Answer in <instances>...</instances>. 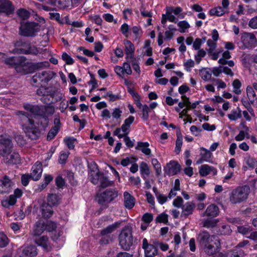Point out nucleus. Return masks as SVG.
<instances>
[{
    "instance_id": "nucleus-1",
    "label": "nucleus",
    "mask_w": 257,
    "mask_h": 257,
    "mask_svg": "<svg viewBox=\"0 0 257 257\" xmlns=\"http://www.w3.org/2000/svg\"><path fill=\"white\" fill-rule=\"evenodd\" d=\"M0 150L2 155L5 158V161L9 164H17L20 161V155L18 153L13 152L11 154L13 148L11 140L7 136H2L0 137Z\"/></svg>"
},
{
    "instance_id": "nucleus-2",
    "label": "nucleus",
    "mask_w": 257,
    "mask_h": 257,
    "mask_svg": "<svg viewBox=\"0 0 257 257\" xmlns=\"http://www.w3.org/2000/svg\"><path fill=\"white\" fill-rule=\"evenodd\" d=\"M17 114L20 116L21 125L27 136L32 140L36 139L40 135V132L31 115L22 111H18Z\"/></svg>"
},
{
    "instance_id": "nucleus-3",
    "label": "nucleus",
    "mask_w": 257,
    "mask_h": 257,
    "mask_svg": "<svg viewBox=\"0 0 257 257\" xmlns=\"http://www.w3.org/2000/svg\"><path fill=\"white\" fill-rule=\"evenodd\" d=\"M249 193L250 189L248 186L237 187L230 193L229 201L233 204L241 203L247 199Z\"/></svg>"
},
{
    "instance_id": "nucleus-4",
    "label": "nucleus",
    "mask_w": 257,
    "mask_h": 257,
    "mask_svg": "<svg viewBox=\"0 0 257 257\" xmlns=\"http://www.w3.org/2000/svg\"><path fill=\"white\" fill-rule=\"evenodd\" d=\"M182 9L180 7H167L166 14L162 16L161 23L165 25L167 21L176 23L178 19H183L185 15L182 13Z\"/></svg>"
},
{
    "instance_id": "nucleus-5",
    "label": "nucleus",
    "mask_w": 257,
    "mask_h": 257,
    "mask_svg": "<svg viewBox=\"0 0 257 257\" xmlns=\"http://www.w3.org/2000/svg\"><path fill=\"white\" fill-rule=\"evenodd\" d=\"M55 73L50 70L42 71L35 73L32 78L31 83L35 86H45L53 78Z\"/></svg>"
},
{
    "instance_id": "nucleus-6",
    "label": "nucleus",
    "mask_w": 257,
    "mask_h": 257,
    "mask_svg": "<svg viewBox=\"0 0 257 257\" xmlns=\"http://www.w3.org/2000/svg\"><path fill=\"white\" fill-rule=\"evenodd\" d=\"M40 30L39 25L35 22H22L20 27V34L22 36L32 37L36 35Z\"/></svg>"
},
{
    "instance_id": "nucleus-7",
    "label": "nucleus",
    "mask_w": 257,
    "mask_h": 257,
    "mask_svg": "<svg viewBox=\"0 0 257 257\" xmlns=\"http://www.w3.org/2000/svg\"><path fill=\"white\" fill-rule=\"evenodd\" d=\"M119 242L124 250H128L133 244L132 231L131 228L125 226L121 230L119 235Z\"/></svg>"
},
{
    "instance_id": "nucleus-8",
    "label": "nucleus",
    "mask_w": 257,
    "mask_h": 257,
    "mask_svg": "<svg viewBox=\"0 0 257 257\" xmlns=\"http://www.w3.org/2000/svg\"><path fill=\"white\" fill-rule=\"evenodd\" d=\"M121 222H115L101 231L100 234L102 237L99 241L100 244H106L113 240L114 236L111 233L119 226Z\"/></svg>"
},
{
    "instance_id": "nucleus-9",
    "label": "nucleus",
    "mask_w": 257,
    "mask_h": 257,
    "mask_svg": "<svg viewBox=\"0 0 257 257\" xmlns=\"http://www.w3.org/2000/svg\"><path fill=\"white\" fill-rule=\"evenodd\" d=\"M117 192L115 189H107L102 193L98 194L96 199L99 204L105 205L117 197Z\"/></svg>"
},
{
    "instance_id": "nucleus-10",
    "label": "nucleus",
    "mask_w": 257,
    "mask_h": 257,
    "mask_svg": "<svg viewBox=\"0 0 257 257\" xmlns=\"http://www.w3.org/2000/svg\"><path fill=\"white\" fill-rule=\"evenodd\" d=\"M241 40L244 47L246 48L254 47L257 43L254 35L249 33H243Z\"/></svg>"
},
{
    "instance_id": "nucleus-11",
    "label": "nucleus",
    "mask_w": 257,
    "mask_h": 257,
    "mask_svg": "<svg viewBox=\"0 0 257 257\" xmlns=\"http://www.w3.org/2000/svg\"><path fill=\"white\" fill-rule=\"evenodd\" d=\"M45 226L47 231L52 233L51 238L53 240H57L61 235V231L56 229L57 226L55 222L47 220L45 222Z\"/></svg>"
},
{
    "instance_id": "nucleus-12",
    "label": "nucleus",
    "mask_w": 257,
    "mask_h": 257,
    "mask_svg": "<svg viewBox=\"0 0 257 257\" xmlns=\"http://www.w3.org/2000/svg\"><path fill=\"white\" fill-rule=\"evenodd\" d=\"M217 239L218 238L217 236L210 235L207 232L205 231L200 233L197 238L199 244L202 247L213 242L214 240H217Z\"/></svg>"
},
{
    "instance_id": "nucleus-13",
    "label": "nucleus",
    "mask_w": 257,
    "mask_h": 257,
    "mask_svg": "<svg viewBox=\"0 0 257 257\" xmlns=\"http://www.w3.org/2000/svg\"><path fill=\"white\" fill-rule=\"evenodd\" d=\"M142 248L144 249L146 257H153L158 253L157 246L154 243L153 244L149 243L146 238L143 239Z\"/></svg>"
},
{
    "instance_id": "nucleus-14",
    "label": "nucleus",
    "mask_w": 257,
    "mask_h": 257,
    "mask_svg": "<svg viewBox=\"0 0 257 257\" xmlns=\"http://www.w3.org/2000/svg\"><path fill=\"white\" fill-rule=\"evenodd\" d=\"M14 183L7 175L0 179V193H9L12 189Z\"/></svg>"
},
{
    "instance_id": "nucleus-15",
    "label": "nucleus",
    "mask_w": 257,
    "mask_h": 257,
    "mask_svg": "<svg viewBox=\"0 0 257 257\" xmlns=\"http://www.w3.org/2000/svg\"><path fill=\"white\" fill-rule=\"evenodd\" d=\"M180 165L176 161H171L164 168L165 173L169 176H173L180 172Z\"/></svg>"
},
{
    "instance_id": "nucleus-16",
    "label": "nucleus",
    "mask_w": 257,
    "mask_h": 257,
    "mask_svg": "<svg viewBox=\"0 0 257 257\" xmlns=\"http://www.w3.org/2000/svg\"><path fill=\"white\" fill-rule=\"evenodd\" d=\"M14 11V7L8 0H0V13L9 15Z\"/></svg>"
},
{
    "instance_id": "nucleus-17",
    "label": "nucleus",
    "mask_w": 257,
    "mask_h": 257,
    "mask_svg": "<svg viewBox=\"0 0 257 257\" xmlns=\"http://www.w3.org/2000/svg\"><path fill=\"white\" fill-rule=\"evenodd\" d=\"M34 241L38 245L42 247L45 250L48 251L51 248L49 238L46 235L35 236Z\"/></svg>"
},
{
    "instance_id": "nucleus-18",
    "label": "nucleus",
    "mask_w": 257,
    "mask_h": 257,
    "mask_svg": "<svg viewBox=\"0 0 257 257\" xmlns=\"http://www.w3.org/2000/svg\"><path fill=\"white\" fill-rule=\"evenodd\" d=\"M54 126L52 127V128L48 133L47 139L48 141H51L54 139L58 134L60 128L61 124L59 116H57L54 118Z\"/></svg>"
},
{
    "instance_id": "nucleus-19",
    "label": "nucleus",
    "mask_w": 257,
    "mask_h": 257,
    "mask_svg": "<svg viewBox=\"0 0 257 257\" xmlns=\"http://www.w3.org/2000/svg\"><path fill=\"white\" fill-rule=\"evenodd\" d=\"M31 177L34 181L39 180L43 172L42 165L39 162H37L32 168Z\"/></svg>"
},
{
    "instance_id": "nucleus-20",
    "label": "nucleus",
    "mask_w": 257,
    "mask_h": 257,
    "mask_svg": "<svg viewBox=\"0 0 257 257\" xmlns=\"http://www.w3.org/2000/svg\"><path fill=\"white\" fill-rule=\"evenodd\" d=\"M123 44L124 46V51L126 55V59L128 61L130 59H132L134 57L135 52L134 45L128 40H124Z\"/></svg>"
},
{
    "instance_id": "nucleus-21",
    "label": "nucleus",
    "mask_w": 257,
    "mask_h": 257,
    "mask_svg": "<svg viewBox=\"0 0 257 257\" xmlns=\"http://www.w3.org/2000/svg\"><path fill=\"white\" fill-rule=\"evenodd\" d=\"M90 165L92 166L93 170H91L90 174L91 182L94 184H97L99 183V180L103 175L97 170V165L95 163H91Z\"/></svg>"
},
{
    "instance_id": "nucleus-22",
    "label": "nucleus",
    "mask_w": 257,
    "mask_h": 257,
    "mask_svg": "<svg viewBox=\"0 0 257 257\" xmlns=\"http://www.w3.org/2000/svg\"><path fill=\"white\" fill-rule=\"evenodd\" d=\"M195 208V204L193 202H187L182 207V211L181 217L186 218L193 214Z\"/></svg>"
},
{
    "instance_id": "nucleus-23",
    "label": "nucleus",
    "mask_w": 257,
    "mask_h": 257,
    "mask_svg": "<svg viewBox=\"0 0 257 257\" xmlns=\"http://www.w3.org/2000/svg\"><path fill=\"white\" fill-rule=\"evenodd\" d=\"M123 205L125 208L131 209L136 203L135 198L127 191L123 193Z\"/></svg>"
},
{
    "instance_id": "nucleus-24",
    "label": "nucleus",
    "mask_w": 257,
    "mask_h": 257,
    "mask_svg": "<svg viewBox=\"0 0 257 257\" xmlns=\"http://www.w3.org/2000/svg\"><path fill=\"white\" fill-rule=\"evenodd\" d=\"M200 150L201 151L200 153L201 158L196 161V164H200L203 162H211L212 154L210 151L203 147H201Z\"/></svg>"
},
{
    "instance_id": "nucleus-25",
    "label": "nucleus",
    "mask_w": 257,
    "mask_h": 257,
    "mask_svg": "<svg viewBox=\"0 0 257 257\" xmlns=\"http://www.w3.org/2000/svg\"><path fill=\"white\" fill-rule=\"evenodd\" d=\"M220 246V242L218 239L214 240L206 246L202 247L205 252L209 255H212L215 253L218 249Z\"/></svg>"
},
{
    "instance_id": "nucleus-26",
    "label": "nucleus",
    "mask_w": 257,
    "mask_h": 257,
    "mask_svg": "<svg viewBox=\"0 0 257 257\" xmlns=\"http://www.w3.org/2000/svg\"><path fill=\"white\" fill-rule=\"evenodd\" d=\"M219 212V210L217 206L211 204L207 207L205 211L202 213V216L214 217L218 215Z\"/></svg>"
},
{
    "instance_id": "nucleus-27",
    "label": "nucleus",
    "mask_w": 257,
    "mask_h": 257,
    "mask_svg": "<svg viewBox=\"0 0 257 257\" xmlns=\"http://www.w3.org/2000/svg\"><path fill=\"white\" fill-rule=\"evenodd\" d=\"M23 256H34L37 254V248L35 245H26L21 249Z\"/></svg>"
},
{
    "instance_id": "nucleus-28",
    "label": "nucleus",
    "mask_w": 257,
    "mask_h": 257,
    "mask_svg": "<svg viewBox=\"0 0 257 257\" xmlns=\"http://www.w3.org/2000/svg\"><path fill=\"white\" fill-rule=\"evenodd\" d=\"M214 230L216 232L217 234L221 235H230L232 232L230 226L224 223L216 226Z\"/></svg>"
},
{
    "instance_id": "nucleus-29",
    "label": "nucleus",
    "mask_w": 257,
    "mask_h": 257,
    "mask_svg": "<svg viewBox=\"0 0 257 257\" xmlns=\"http://www.w3.org/2000/svg\"><path fill=\"white\" fill-rule=\"evenodd\" d=\"M29 42L28 41H24L22 40H19L16 41L15 43V48L13 50V53L24 54L22 52V49H26L29 46Z\"/></svg>"
},
{
    "instance_id": "nucleus-30",
    "label": "nucleus",
    "mask_w": 257,
    "mask_h": 257,
    "mask_svg": "<svg viewBox=\"0 0 257 257\" xmlns=\"http://www.w3.org/2000/svg\"><path fill=\"white\" fill-rule=\"evenodd\" d=\"M199 174L202 176H205L207 175L212 173L213 175H215L217 173V170L212 166H210L208 165H203L201 166L199 168Z\"/></svg>"
},
{
    "instance_id": "nucleus-31",
    "label": "nucleus",
    "mask_w": 257,
    "mask_h": 257,
    "mask_svg": "<svg viewBox=\"0 0 257 257\" xmlns=\"http://www.w3.org/2000/svg\"><path fill=\"white\" fill-rule=\"evenodd\" d=\"M149 146L150 145L148 142H138L136 149L141 151L147 156H150L151 154V150L149 148Z\"/></svg>"
},
{
    "instance_id": "nucleus-32",
    "label": "nucleus",
    "mask_w": 257,
    "mask_h": 257,
    "mask_svg": "<svg viewBox=\"0 0 257 257\" xmlns=\"http://www.w3.org/2000/svg\"><path fill=\"white\" fill-rule=\"evenodd\" d=\"M45 222L42 220L38 221L35 224L33 234L34 236H40L45 230Z\"/></svg>"
},
{
    "instance_id": "nucleus-33",
    "label": "nucleus",
    "mask_w": 257,
    "mask_h": 257,
    "mask_svg": "<svg viewBox=\"0 0 257 257\" xmlns=\"http://www.w3.org/2000/svg\"><path fill=\"white\" fill-rule=\"evenodd\" d=\"M41 211L43 216L46 218L50 217L53 212L52 205L46 203L42 204L41 206Z\"/></svg>"
},
{
    "instance_id": "nucleus-34",
    "label": "nucleus",
    "mask_w": 257,
    "mask_h": 257,
    "mask_svg": "<svg viewBox=\"0 0 257 257\" xmlns=\"http://www.w3.org/2000/svg\"><path fill=\"white\" fill-rule=\"evenodd\" d=\"M51 2L60 9L68 8L71 5L72 3H74L71 2V0H51Z\"/></svg>"
},
{
    "instance_id": "nucleus-35",
    "label": "nucleus",
    "mask_w": 257,
    "mask_h": 257,
    "mask_svg": "<svg viewBox=\"0 0 257 257\" xmlns=\"http://www.w3.org/2000/svg\"><path fill=\"white\" fill-rule=\"evenodd\" d=\"M141 174L144 179H146L150 174V170L148 165L145 162H142L140 164Z\"/></svg>"
},
{
    "instance_id": "nucleus-36",
    "label": "nucleus",
    "mask_w": 257,
    "mask_h": 257,
    "mask_svg": "<svg viewBox=\"0 0 257 257\" xmlns=\"http://www.w3.org/2000/svg\"><path fill=\"white\" fill-rule=\"evenodd\" d=\"M244 254L243 249H238V247H235L234 249L227 252L226 257H242Z\"/></svg>"
},
{
    "instance_id": "nucleus-37",
    "label": "nucleus",
    "mask_w": 257,
    "mask_h": 257,
    "mask_svg": "<svg viewBox=\"0 0 257 257\" xmlns=\"http://www.w3.org/2000/svg\"><path fill=\"white\" fill-rule=\"evenodd\" d=\"M246 94L248 99L251 104H253L256 100V95L253 88L251 86L246 87Z\"/></svg>"
},
{
    "instance_id": "nucleus-38",
    "label": "nucleus",
    "mask_w": 257,
    "mask_h": 257,
    "mask_svg": "<svg viewBox=\"0 0 257 257\" xmlns=\"http://www.w3.org/2000/svg\"><path fill=\"white\" fill-rule=\"evenodd\" d=\"M17 201V197L13 194L11 195L8 198L2 201V205L6 208H8L11 205H14Z\"/></svg>"
},
{
    "instance_id": "nucleus-39",
    "label": "nucleus",
    "mask_w": 257,
    "mask_h": 257,
    "mask_svg": "<svg viewBox=\"0 0 257 257\" xmlns=\"http://www.w3.org/2000/svg\"><path fill=\"white\" fill-rule=\"evenodd\" d=\"M180 190V181L178 179H176L175 180L174 187L171 190L170 193H169L168 198L171 199L172 198L176 196L177 194V192Z\"/></svg>"
},
{
    "instance_id": "nucleus-40",
    "label": "nucleus",
    "mask_w": 257,
    "mask_h": 257,
    "mask_svg": "<svg viewBox=\"0 0 257 257\" xmlns=\"http://www.w3.org/2000/svg\"><path fill=\"white\" fill-rule=\"evenodd\" d=\"M48 203L51 205H56L59 204L60 197L59 195L56 194H52L48 196Z\"/></svg>"
},
{
    "instance_id": "nucleus-41",
    "label": "nucleus",
    "mask_w": 257,
    "mask_h": 257,
    "mask_svg": "<svg viewBox=\"0 0 257 257\" xmlns=\"http://www.w3.org/2000/svg\"><path fill=\"white\" fill-rule=\"evenodd\" d=\"M237 110H232L231 113L228 114L227 116L231 120H236L241 117V111L239 107L237 108Z\"/></svg>"
},
{
    "instance_id": "nucleus-42",
    "label": "nucleus",
    "mask_w": 257,
    "mask_h": 257,
    "mask_svg": "<svg viewBox=\"0 0 257 257\" xmlns=\"http://www.w3.org/2000/svg\"><path fill=\"white\" fill-rule=\"evenodd\" d=\"M35 118L39 120L38 122H36V123H37L38 125H40L43 127H45L47 126L48 119L46 116L38 114L35 116Z\"/></svg>"
},
{
    "instance_id": "nucleus-43",
    "label": "nucleus",
    "mask_w": 257,
    "mask_h": 257,
    "mask_svg": "<svg viewBox=\"0 0 257 257\" xmlns=\"http://www.w3.org/2000/svg\"><path fill=\"white\" fill-rule=\"evenodd\" d=\"M228 12L227 9H225L221 7H218L212 9L210 11V14L212 15H216L217 16H221L226 13Z\"/></svg>"
},
{
    "instance_id": "nucleus-44",
    "label": "nucleus",
    "mask_w": 257,
    "mask_h": 257,
    "mask_svg": "<svg viewBox=\"0 0 257 257\" xmlns=\"http://www.w3.org/2000/svg\"><path fill=\"white\" fill-rule=\"evenodd\" d=\"M63 141L69 149L73 150L74 149L76 140L73 137L65 138Z\"/></svg>"
},
{
    "instance_id": "nucleus-45",
    "label": "nucleus",
    "mask_w": 257,
    "mask_h": 257,
    "mask_svg": "<svg viewBox=\"0 0 257 257\" xmlns=\"http://www.w3.org/2000/svg\"><path fill=\"white\" fill-rule=\"evenodd\" d=\"M22 50V52L24 54L37 55L39 53L37 48L34 46H31L30 43L26 49H23Z\"/></svg>"
},
{
    "instance_id": "nucleus-46",
    "label": "nucleus",
    "mask_w": 257,
    "mask_h": 257,
    "mask_svg": "<svg viewBox=\"0 0 257 257\" xmlns=\"http://www.w3.org/2000/svg\"><path fill=\"white\" fill-rule=\"evenodd\" d=\"M122 111L119 107H116L111 109V116L113 119L118 121L121 116Z\"/></svg>"
},
{
    "instance_id": "nucleus-47",
    "label": "nucleus",
    "mask_w": 257,
    "mask_h": 257,
    "mask_svg": "<svg viewBox=\"0 0 257 257\" xmlns=\"http://www.w3.org/2000/svg\"><path fill=\"white\" fill-rule=\"evenodd\" d=\"M50 66V62L48 61H43L35 63L33 64V67L35 69H43L49 68Z\"/></svg>"
},
{
    "instance_id": "nucleus-48",
    "label": "nucleus",
    "mask_w": 257,
    "mask_h": 257,
    "mask_svg": "<svg viewBox=\"0 0 257 257\" xmlns=\"http://www.w3.org/2000/svg\"><path fill=\"white\" fill-rule=\"evenodd\" d=\"M69 155L70 153L69 151H61L59 156V163L61 164H65Z\"/></svg>"
},
{
    "instance_id": "nucleus-49",
    "label": "nucleus",
    "mask_w": 257,
    "mask_h": 257,
    "mask_svg": "<svg viewBox=\"0 0 257 257\" xmlns=\"http://www.w3.org/2000/svg\"><path fill=\"white\" fill-rule=\"evenodd\" d=\"M200 75L203 80L209 81L211 77V73L207 69H202L200 70Z\"/></svg>"
},
{
    "instance_id": "nucleus-50",
    "label": "nucleus",
    "mask_w": 257,
    "mask_h": 257,
    "mask_svg": "<svg viewBox=\"0 0 257 257\" xmlns=\"http://www.w3.org/2000/svg\"><path fill=\"white\" fill-rule=\"evenodd\" d=\"M152 164L156 171L157 176L160 175L162 173L161 164L157 159L154 158L152 160Z\"/></svg>"
},
{
    "instance_id": "nucleus-51",
    "label": "nucleus",
    "mask_w": 257,
    "mask_h": 257,
    "mask_svg": "<svg viewBox=\"0 0 257 257\" xmlns=\"http://www.w3.org/2000/svg\"><path fill=\"white\" fill-rule=\"evenodd\" d=\"M177 25L180 28L179 31L181 33H185L186 30L190 27V25L186 21H180L178 23Z\"/></svg>"
},
{
    "instance_id": "nucleus-52",
    "label": "nucleus",
    "mask_w": 257,
    "mask_h": 257,
    "mask_svg": "<svg viewBox=\"0 0 257 257\" xmlns=\"http://www.w3.org/2000/svg\"><path fill=\"white\" fill-rule=\"evenodd\" d=\"M99 183H100V186L102 188H105L109 186H112L113 184L112 181H110L106 177H105L103 175L101 177Z\"/></svg>"
},
{
    "instance_id": "nucleus-53",
    "label": "nucleus",
    "mask_w": 257,
    "mask_h": 257,
    "mask_svg": "<svg viewBox=\"0 0 257 257\" xmlns=\"http://www.w3.org/2000/svg\"><path fill=\"white\" fill-rule=\"evenodd\" d=\"M17 15L23 20H26L29 18L30 13L26 9H20L18 10Z\"/></svg>"
},
{
    "instance_id": "nucleus-54",
    "label": "nucleus",
    "mask_w": 257,
    "mask_h": 257,
    "mask_svg": "<svg viewBox=\"0 0 257 257\" xmlns=\"http://www.w3.org/2000/svg\"><path fill=\"white\" fill-rule=\"evenodd\" d=\"M241 84L240 81L238 79H235L232 83V86L234 89V92L237 94H239L241 93L240 88Z\"/></svg>"
},
{
    "instance_id": "nucleus-55",
    "label": "nucleus",
    "mask_w": 257,
    "mask_h": 257,
    "mask_svg": "<svg viewBox=\"0 0 257 257\" xmlns=\"http://www.w3.org/2000/svg\"><path fill=\"white\" fill-rule=\"evenodd\" d=\"M142 118L144 120H147L149 118V113L150 111V107L147 105L142 106Z\"/></svg>"
},
{
    "instance_id": "nucleus-56",
    "label": "nucleus",
    "mask_w": 257,
    "mask_h": 257,
    "mask_svg": "<svg viewBox=\"0 0 257 257\" xmlns=\"http://www.w3.org/2000/svg\"><path fill=\"white\" fill-rule=\"evenodd\" d=\"M183 65L185 69L188 71L190 72L191 70V68L193 67L195 65L194 61L190 59L187 60L186 61L184 62L183 63Z\"/></svg>"
},
{
    "instance_id": "nucleus-57",
    "label": "nucleus",
    "mask_w": 257,
    "mask_h": 257,
    "mask_svg": "<svg viewBox=\"0 0 257 257\" xmlns=\"http://www.w3.org/2000/svg\"><path fill=\"white\" fill-rule=\"evenodd\" d=\"M5 63L11 66H15L18 64V61L15 57H10L5 59Z\"/></svg>"
},
{
    "instance_id": "nucleus-58",
    "label": "nucleus",
    "mask_w": 257,
    "mask_h": 257,
    "mask_svg": "<svg viewBox=\"0 0 257 257\" xmlns=\"http://www.w3.org/2000/svg\"><path fill=\"white\" fill-rule=\"evenodd\" d=\"M9 243V239L4 233L0 232V247H4Z\"/></svg>"
},
{
    "instance_id": "nucleus-59",
    "label": "nucleus",
    "mask_w": 257,
    "mask_h": 257,
    "mask_svg": "<svg viewBox=\"0 0 257 257\" xmlns=\"http://www.w3.org/2000/svg\"><path fill=\"white\" fill-rule=\"evenodd\" d=\"M168 215L165 213H162L159 214L156 218V221L157 222L166 223L168 222Z\"/></svg>"
},
{
    "instance_id": "nucleus-60",
    "label": "nucleus",
    "mask_w": 257,
    "mask_h": 257,
    "mask_svg": "<svg viewBox=\"0 0 257 257\" xmlns=\"http://www.w3.org/2000/svg\"><path fill=\"white\" fill-rule=\"evenodd\" d=\"M207 45L209 47L207 51L209 54H211L216 49V43L211 39H209L207 41Z\"/></svg>"
},
{
    "instance_id": "nucleus-61",
    "label": "nucleus",
    "mask_w": 257,
    "mask_h": 257,
    "mask_svg": "<svg viewBox=\"0 0 257 257\" xmlns=\"http://www.w3.org/2000/svg\"><path fill=\"white\" fill-rule=\"evenodd\" d=\"M62 59L68 65H72L74 63L72 58L66 52L62 53Z\"/></svg>"
},
{
    "instance_id": "nucleus-62",
    "label": "nucleus",
    "mask_w": 257,
    "mask_h": 257,
    "mask_svg": "<svg viewBox=\"0 0 257 257\" xmlns=\"http://www.w3.org/2000/svg\"><path fill=\"white\" fill-rule=\"evenodd\" d=\"M244 161L245 163L250 167H254L256 163L255 160L248 155L244 158Z\"/></svg>"
},
{
    "instance_id": "nucleus-63",
    "label": "nucleus",
    "mask_w": 257,
    "mask_h": 257,
    "mask_svg": "<svg viewBox=\"0 0 257 257\" xmlns=\"http://www.w3.org/2000/svg\"><path fill=\"white\" fill-rule=\"evenodd\" d=\"M153 243L157 246V248L160 247L162 251H166L169 249V245L167 243L159 242L157 240L154 241Z\"/></svg>"
},
{
    "instance_id": "nucleus-64",
    "label": "nucleus",
    "mask_w": 257,
    "mask_h": 257,
    "mask_svg": "<svg viewBox=\"0 0 257 257\" xmlns=\"http://www.w3.org/2000/svg\"><path fill=\"white\" fill-rule=\"evenodd\" d=\"M142 220L146 223H150L153 219V215L152 213H146L142 216Z\"/></svg>"
}]
</instances>
